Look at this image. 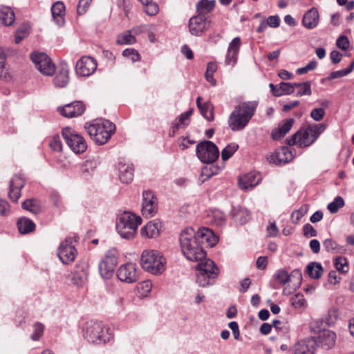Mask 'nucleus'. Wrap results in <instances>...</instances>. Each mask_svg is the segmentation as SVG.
Listing matches in <instances>:
<instances>
[{
  "instance_id": "1",
  "label": "nucleus",
  "mask_w": 354,
  "mask_h": 354,
  "mask_svg": "<svg viewBox=\"0 0 354 354\" xmlns=\"http://www.w3.org/2000/svg\"><path fill=\"white\" fill-rule=\"evenodd\" d=\"M199 236L192 227H186L180 234L182 252L187 259L193 261H202L206 253L200 245Z\"/></svg>"
},
{
  "instance_id": "2",
  "label": "nucleus",
  "mask_w": 354,
  "mask_h": 354,
  "mask_svg": "<svg viewBox=\"0 0 354 354\" xmlns=\"http://www.w3.org/2000/svg\"><path fill=\"white\" fill-rule=\"evenodd\" d=\"M257 106L256 101L243 102L236 105L228 120L230 129L234 131L243 129L254 115Z\"/></svg>"
},
{
  "instance_id": "3",
  "label": "nucleus",
  "mask_w": 354,
  "mask_h": 354,
  "mask_svg": "<svg viewBox=\"0 0 354 354\" xmlns=\"http://www.w3.org/2000/svg\"><path fill=\"white\" fill-rule=\"evenodd\" d=\"M86 128L90 137L98 145L105 144L115 130V124L109 120L91 124Z\"/></svg>"
},
{
  "instance_id": "4",
  "label": "nucleus",
  "mask_w": 354,
  "mask_h": 354,
  "mask_svg": "<svg viewBox=\"0 0 354 354\" xmlns=\"http://www.w3.org/2000/svg\"><path fill=\"white\" fill-rule=\"evenodd\" d=\"M141 221L142 219L140 216H136L129 212H124L118 218L116 228L122 238L130 239L135 236L138 226Z\"/></svg>"
},
{
  "instance_id": "5",
  "label": "nucleus",
  "mask_w": 354,
  "mask_h": 354,
  "mask_svg": "<svg viewBox=\"0 0 354 354\" xmlns=\"http://www.w3.org/2000/svg\"><path fill=\"white\" fill-rule=\"evenodd\" d=\"M140 261L142 268L153 274L161 273L165 270V259L157 251L145 250Z\"/></svg>"
},
{
  "instance_id": "6",
  "label": "nucleus",
  "mask_w": 354,
  "mask_h": 354,
  "mask_svg": "<svg viewBox=\"0 0 354 354\" xmlns=\"http://www.w3.org/2000/svg\"><path fill=\"white\" fill-rule=\"evenodd\" d=\"M198 158L204 163H212L219 156V151L216 145L211 141L204 140L196 146Z\"/></svg>"
},
{
  "instance_id": "7",
  "label": "nucleus",
  "mask_w": 354,
  "mask_h": 354,
  "mask_svg": "<svg viewBox=\"0 0 354 354\" xmlns=\"http://www.w3.org/2000/svg\"><path fill=\"white\" fill-rule=\"evenodd\" d=\"M85 338L94 344L105 343L109 339L108 330L102 323H94L86 327Z\"/></svg>"
},
{
  "instance_id": "8",
  "label": "nucleus",
  "mask_w": 354,
  "mask_h": 354,
  "mask_svg": "<svg viewBox=\"0 0 354 354\" xmlns=\"http://www.w3.org/2000/svg\"><path fill=\"white\" fill-rule=\"evenodd\" d=\"M30 59L41 73L52 76L55 72V65L45 53H32Z\"/></svg>"
},
{
  "instance_id": "9",
  "label": "nucleus",
  "mask_w": 354,
  "mask_h": 354,
  "mask_svg": "<svg viewBox=\"0 0 354 354\" xmlns=\"http://www.w3.org/2000/svg\"><path fill=\"white\" fill-rule=\"evenodd\" d=\"M62 136L68 147L76 153H83L86 149V144L84 138L74 133L69 127L64 128Z\"/></svg>"
},
{
  "instance_id": "10",
  "label": "nucleus",
  "mask_w": 354,
  "mask_h": 354,
  "mask_svg": "<svg viewBox=\"0 0 354 354\" xmlns=\"http://www.w3.org/2000/svg\"><path fill=\"white\" fill-rule=\"evenodd\" d=\"M212 21L205 15L198 14L189 20L188 27L191 35L201 36L211 27Z\"/></svg>"
},
{
  "instance_id": "11",
  "label": "nucleus",
  "mask_w": 354,
  "mask_h": 354,
  "mask_svg": "<svg viewBox=\"0 0 354 354\" xmlns=\"http://www.w3.org/2000/svg\"><path fill=\"white\" fill-rule=\"evenodd\" d=\"M117 251H109L99 264V271L104 279H110L115 270L117 264Z\"/></svg>"
},
{
  "instance_id": "12",
  "label": "nucleus",
  "mask_w": 354,
  "mask_h": 354,
  "mask_svg": "<svg viewBox=\"0 0 354 354\" xmlns=\"http://www.w3.org/2000/svg\"><path fill=\"white\" fill-rule=\"evenodd\" d=\"M72 238H66L60 244V246L58 249V257L60 260L65 264H68L73 261L77 254L75 246L72 245Z\"/></svg>"
},
{
  "instance_id": "13",
  "label": "nucleus",
  "mask_w": 354,
  "mask_h": 354,
  "mask_svg": "<svg viewBox=\"0 0 354 354\" xmlns=\"http://www.w3.org/2000/svg\"><path fill=\"white\" fill-rule=\"evenodd\" d=\"M97 68V62L90 56H83L77 62L75 71L80 76H89Z\"/></svg>"
},
{
  "instance_id": "14",
  "label": "nucleus",
  "mask_w": 354,
  "mask_h": 354,
  "mask_svg": "<svg viewBox=\"0 0 354 354\" xmlns=\"http://www.w3.org/2000/svg\"><path fill=\"white\" fill-rule=\"evenodd\" d=\"M117 276L123 282L131 283L136 281L138 275L136 264L128 263L121 266L118 270Z\"/></svg>"
},
{
  "instance_id": "15",
  "label": "nucleus",
  "mask_w": 354,
  "mask_h": 354,
  "mask_svg": "<svg viewBox=\"0 0 354 354\" xmlns=\"http://www.w3.org/2000/svg\"><path fill=\"white\" fill-rule=\"evenodd\" d=\"M89 266L88 263L82 262L77 264L71 273V280L73 285L77 287H82L88 279Z\"/></svg>"
},
{
  "instance_id": "16",
  "label": "nucleus",
  "mask_w": 354,
  "mask_h": 354,
  "mask_svg": "<svg viewBox=\"0 0 354 354\" xmlns=\"http://www.w3.org/2000/svg\"><path fill=\"white\" fill-rule=\"evenodd\" d=\"M157 202L153 193L150 191L143 192V202L142 212L146 217L153 216L157 212Z\"/></svg>"
},
{
  "instance_id": "17",
  "label": "nucleus",
  "mask_w": 354,
  "mask_h": 354,
  "mask_svg": "<svg viewBox=\"0 0 354 354\" xmlns=\"http://www.w3.org/2000/svg\"><path fill=\"white\" fill-rule=\"evenodd\" d=\"M58 109L63 116L73 118L80 115L84 112L85 108L81 102L75 101L59 107Z\"/></svg>"
},
{
  "instance_id": "18",
  "label": "nucleus",
  "mask_w": 354,
  "mask_h": 354,
  "mask_svg": "<svg viewBox=\"0 0 354 354\" xmlns=\"http://www.w3.org/2000/svg\"><path fill=\"white\" fill-rule=\"evenodd\" d=\"M316 344H318L325 349H330L333 348L336 341V334L335 332L330 330H323L320 331Z\"/></svg>"
},
{
  "instance_id": "19",
  "label": "nucleus",
  "mask_w": 354,
  "mask_h": 354,
  "mask_svg": "<svg viewBox=\"0 0 354 354\" xmlns=\"http://www.w3.org/2000/svg\"><path fill=\"white\" fill-rule=\"evenodd\" d=\"M292 154L287 147H283L274 154L267 157V160L270 163L275 165L281 163H286L292 160Z\"/></svg>"
},
{
  "instance_id": "20",
  "label": "nucleus",
  "mask_w": 354,
  "mask_h": 354,
  "mask_svg": "<svg viewBox=\"0 0 354 354\" xmlns=\"http://www.w3.org/2000/svg\"><path fill=\"white\" fill-rule=\"evenodd\" d=\"M201 262L196 266L197 272L209 274L212 277H217L219 274V270L214 262L210 259H206L205 257L200 261Z\"/></svg>"
},
{
  "instance_id": "21",
  "label": "nucleus",
  "mask_w": 354,
  "mask_h": 354,
  "mask_svg": "<svg viewBox=\"0 0 354 354\" xmlns=\"http://www.w3.org/2000/svg\"><path fill=\"white\" fill-rule=\"evenodd\" d=\"M25 183L19 176H15L10 183V192L8 196L13 202H17L21 196V189L24 187Z\"/></svg>"
},
{
  "instance_id": "22",
  "label": "nucleus",
  "mask_w": 354,
  "mask_h": 354,
  "mask_svg": "<svg viewBox=\"0 0 354 354\" xmlns=\"http://www.w3.org/2000/svg\"><path fill=\"white\" fill-rule=\"evenodd\" d=\"M241 46V39L239 37H235L230 44L227 50V54L225 58V64L227 65H234L237 61V55Z\"/></svg>"
},
{
  "instance_id": "23",
  "label": "nucleus",
  "mask_w": 354,
  "mask_h": 354,
  "mask_svg": "<svg viewBox=\"0 0 354 354\" xmlns=\"http://www.w3.org/2000/svg\"><path fill=\"white\" fill-rule=\"evenodd\" d=\"M316 341L313 339H304L295 346V354H314Z\"/></svg>"
},
{
  "instance_id": "24",
  "label": "nucleus",
  "mask_w": 354,
  "mask_h": 354,
  "mask_svg": "<svg viewBox=\"0 0 354 354\" xmlns=\"http://www.w3.org/2000/svg\"><path fill=\"white\" fill-rule=\"evenodd\" d=\"M161 228L162 223L160 221H150L142 229L141 234L148 238L156 237L159 235Z\"/></svg>"
},
{
  "instance_id": "25",
  "label": "nucleus",
  "mask_w": 354,
  "mask_h": 354,
  "mask_svg": "<svg viewBox=\"0 0 354 354\" xmlns=\"http://www.w3.org/2000/svg\"><path fill=\"white\" fill-rule=\"evenodd\" d=\"M319 13L315 8H312L304 15L302 23L304 26L309 29L313 28L318 24Z\"/></svg>"
},
{
  "instance_id": "26",
  "label": "nucleus",
  "mask_w": 354,
  "mask_h": 354,
  "mask_svg": "<svg viewBox=\"0 0 354 354\" xmlns=\"http://www.w3.org/2000/svg\"><path fill=\"white\" fill-rule=\"evenodd\" d=\"M295 120L292 118L288 119L280 124L277 129L272 130L271 137L273 140H279L283 138L292 128Z\"/></svg>"
},
{
  "instance_id": "27",
  "label": "nucleus",
  "mask_w": 354,
  "mask_h": 354,
  "mask_svg": "<svg viewBox=\"0 0 354 354\" xmlns=\"http://www.w3.org/2000/svg\"><path fill=\"white\" fill-rule=\"evenodd\" d=\"M51 12L54 21L61 26L64 22L65 6L63 3L57 1L51 7Z\"/></svg>"
},
{
  "instance_id": "28",
  "label": "nucleus",
  "mask_w": 354,
  "mask_h": 354,
  "mask_svg": "<svg viewBox=\"0 0 354 354\" xmlns=\"http://www.w3.org/2000/svg\"><path fill=\"white\" fill-rule=\"evenodd\" d=\"M119 177L123 183H129L133 179V168L132 165L125 163L119 164Z\"/></svg>"
},
{
  "instance_id": "29",
  "label": "nucleus",
  "mask_w": 354,
  "mask_h": 354,
  "mask_svg": "<svg viewBox=\"0 0 354 354\" xmlns=\"http://www.w3.org/2000/svg\"><path fill=\"white\" fill-rule=\"evenodd\" d=\"M339 315L337 310L336 308H330L328 310L327 315L323 318L319 320H317L315 322L317 324V328L319 330H321V326L324 322L326 326H331L334 324L337 319H338Z\"/></svg>"
},
{
  "instance_id": "30",
  "label": "nucleus",
  "mask_w": 354,
  "mask_h": 354,
  "mask_svg": "<svg viewBox=\"0 0 354 354\" xmlns=\"http://www.w3.org/2000/svg\"><path fill=\"white\" fill-rule=\"evenodd\" d=\"M197 235L201 239V242L205 240L210 247L214 246L218 241V237L214 234L213 232L207 228L200 229Z\"/></svg>"
},
{
  "instance_id": "31",
  "label": "nucleus",
  "mask_w": 354,
  "mask_h": 354,
  "mask_svg": "<svg viewBox=\"0 0 354 354\" xmlns=\"http://www.w3.org/2000/svg\"><path fill=\"white\" fill-rule=\"evenodd\" d=\"M15 21L14 12L8 7L0 10V22L4 26H11Z\"/></svg>"
},
{
  "instance_id": "32",
  "label": "nucleus",
  "mask_w": 354,
  "mask_h": 354,
  "mask_svg": "<svg viewBox=\"0 0 354 354\" xmlns=\"http://www.w3.org/2000/svg\"><path fill=\"white\" fill-rule=\"evenodd\" d=\"M307 273L313 279H319L324 272L323 268L319 263L311 262L306 268Z\"/></svg>"
},
{
  "instance_id": "33",
  "label": "nucleus",
  "mask_w": 354,
  "mask_h": 354,
  "mask_svg": "<svg viewBox=\"0 0 354 354\" xmlns=\"http://www.w3.org/2000/svg\"><path fill=\"white\" fill-rule=\"evenodd\" d=\"M21 207L24 209L29 211L32 214H38L41 210L40 202L35 199H27L22 203Z\"/></svg>"
},
{
  "instance_id": "34",
  "label": "nucleus",
  "mask_w": 354,
  "mask_h": 354,
  "mask_svg": "<svg viewBox=\"0 0 354 354\" xmlns=\"http://www.w3.org/2000/svg\"><path fill=\"white\" fill-rule=\"evenodd\" d=\"M17 227L21 234H28L35 229V223L26 218H20L17 222Z\"/></svg>"
},
{
  "instance_id": "35",
  "label": "nucleus",
  "mask_w": 354,
  "mask_h": 354,
  "mask_svg": "<svg viewBox=\"0 0 354 354\" xmlns=\"http://www.w3.org/2000/svg\"><path fill=\"white\" fill-rule=\"evenodd\" d=\"M314 134L312 132L308 131V126L304 131H301L299 135L298 145L299 147H306L312 145L315 140H313Z\"/></svg>"
},
{
  "instance_id": "36",
  "label": "nucleus",
  "mask_w": 354,
  "mask_h": 354,
  "mask_svg": "<svg viewBox=\"0 0 354 354\" xmlns=\"http://www.w3.org/2000/svg\"><path fill=\"white\" fill-rule=\"evenodd\" d=\"M215 6L214 0H201L196 5L197 12L199 15H205L210 12Z\"/></svg>"
},
{
  "instance_id": "37",
  "label": "nucleus",
  "mask_w": 354,
  "mask_h": 354,
  "mask_svg": "<svg viewBox=\"0 0 354 354\" xmlns=\"http://www.w3.org/2000/svg\"><path fill=\"white\" fill-rule=\"evenodd\" d=\"M68 82V71L66 68H62L54 78V83L57 86L64 87Z\"/></svg>"
},
{
  "instance_id": "38",
  "label": "nucleus",
  "mask_w": 354,
  "mask_h": 354,
  "mask_svg": "<svg viewBox=\"0 0 354 354\" xmlns=\"http://www.w3.org/2000/svg\"><path fill=\"white\" fill-rule=\"evenodd\" d=\"M324 247L327 252L333 253H342L345 250L344 248L338 245L333 239H327L323 243Z\"/></svg>"
},
{
  "instance_id": "39",
  "label": "nucleus",
  "mask_w": 354,
  "mask_h": 354,
  "mask_svg": "<svg viewBox=\"0 0 354 354\" xmlns=\"http://www.w3.org/2000/svg\"><path fill=\"white\" fill-rule=\"evenodd\" d=\"M116 42L119 45L132 44L136 42V38L131 31H126L118 36Z\"/></svg>"
},
{
  "instance_id": "40",
  "label": "nucleus",
  "mask_w": 354,
  "mask_h": 354,
  "mask_svg": "<svg viewBox=\"0 0 354 354\" xmlns=\"http://www.w3.org/2000/svg\"><path fill=\"white\" fill-rule=\"evenodd\" d=\"M215 279L216 277H212L209 274H205L200 272H197L196 274V282L202 287L213 284Z\"/></svg>"
},
{
  "instance_id": "41",
  "label": "nucleus",
  "mask_w": 354,
  "mask_h": 354,
  "mask_svg": "<svg viewBox=\"0 0 354 354\" xmlns=\"http://www.w3.org/2000/svg\"><path fill=\"white\" fill-rule=\"evenodd\" d=\"M335 268L342 273H347L349 269L348 261L345 257H338L335 259Z\"/></svg>"
},
{
  "instance_id": "42",
  "label": "nucleus",
  "mask_w": 354,
  "mask_h": 354,
  "mask_svg": "<svg viewBox=\"0 0 354 354\" xmlns=\"http://www.w3.org/2000/svg\"><path fill=\"white\" fill-rule=\"evenodd\" d=\"M239 145L235 143L229 144L221 151V158L223 161L227 160L236 151Z\"/></svg>"
},
{
  "instance_id": "43",
  "label": "nucleus",
  "mask_w": 354,
  "mask_h": 354,
  "mask_svg": "<svg viewBox=\"0 0 354 354\" xmlns=\"http://www.w3.org/2000/svg\"><path fill=\"white\" fill-rule=\"evenodd\" d=\"M152 283L151 281L146 280L137 285V291L139 296L141 297H146L147 294L151 291Z\"/></svg>"
},
{
  "instance_id": "44",
  "label": "nucleus",
  "mask_w": 354,
  "mask_h": 354,
  "mask_svg": "<svg viewBox=\"0 0 354 354\" xmlns=\"http://www.w3.org/2000/svg\"><path fill=\"white\" fill-rule=\"evenodd\" d=\"M199 110L203 117L205 118L207 120L212 121L214 120L213 106L210 103H204L203 106Z\"/></svg>"
},
{
  "instance_id": "45",
  "label": "nucleus",
  "mask_w": 354,
  "mask_h": 354,
  "mask_svg": "<svg viewBox=\"0 0 354 354\" xmlns=\"http://www.w3.org/2000/svg\"><path fill=\"white\" fill-rule=\"evenodd\" d=\"M326 124H314L308 125V131L312 132L314 134L313 140H316L319 135L326 129Z\"/></svg>"
},
{
  "instance_id": "46",
  "label": "nucleus",
  "mask_w": 354,
  "mask_h": 354,
  "mask_svg": "<svg viewBox=\"0 0 354 354\" xmlns=\"http://www.w3.org/2000/svg\"><path fill=\"white\" fill-rule=\"evenodd\" d=\"M326 124H314L308 125V131L312 132L314 134L313 140H316L319 135L326 129Z\"/></svg>"
},
{
  "instance_id": "47",
  "label": "nucleus",
  "mask_w": 354,
  "mask_h": 354,
  "mask_svg": "<svg viewBox=\"0 0 354 354\" xmlns=\"http://www.w3.org/2000/svg\"><path fill=\"white\" fill-rule=\"evenodd\" d=\"M344 205V199L341 196H337L335 200L328 205V209L332 214L337 212L340 207Z\"/></svg>"
},
{
  "instance_id": "48",
  "label": "nucleus",
  "mask_w": 354,
  "mask_h": 354,
  "mask_svg": "<svg viewBox=\"0 0 354 354\" xmlns=\"http://www.w3.org/2000/svg\"><path fill=\"white\" fill-rule=\"evenodd\" d=\"M193 110L189 109V111L183 113L181 114L179 117L178 122L174 124L173 126V131L174 133L176 131V130H178L181 126H185L187 124L185 122L186 120H189V118L192 114Z\"/></svg>"
},
{
  "instance_id": "49",
  "label": "nucleus",
  "mask_w": 354,
  "mask_h": 354,
  "mask_svg": "<svg viewBox=\"0 0 354 354\" xmlns=\"http://www.w3.org/2000/svg\"><path fill=\"white\" fill-rule=\"evenodd\" d=\"M275 278L283 285L291 281V276H290L288 272L284 270H278L275 275Z\"/></svg>"
},
{
  "instance_id": "50",
  "label": "nucleus",
  "mask_w": 354,
  "mask_h": 354,
  "mask_svg": "<svg viewBox=\"0 0 354 354\" xmlns=\"http://www.w3.org/2000/svg\"><path fill=\"white\" fill-rule=\"evenodd\" d=\"M311 82L310 81H306L303 82V86L299 88V91L296 93L297 97H300L302 95H311Z\"/></svg>"
},
{
  "instance_id": "51",
  "label": "nucleus",
  "mask_w": 354,
  "mask_h": 354,
  "mask_svg": "<svg viewBox=\"0 0 354 354\" xmlns=\"http://www.w3.org/2000/svg\"><path fill=\"white\" fill-rule=\"evenodd\" d=\"M143 6H145V12L149 16H154L158 12V6L152 1Z\"/></svg>"
},
{
  "instance_id": "52",
  "label": "nucleus",
  "mask_w": 354,
  "mask_h": 354,
  "mask_svg": "<svg viewBox=\"0 0 354 354\" xmlns=\"http://www.w3.org/2000/svg\"><path fill=\"white\" fill-rule=\"evenodd\" d=\"M252 176H253V175L249 174L239 179V185L242 189L252 188L255 186L256 183H253V182L250 181Z\"/></svg>"
},
{
  "instance_id": "53",
  "label": "nucleus",
  "mask_w": 354,
  "mask_h": 354,
  "mask_svg": "<svg viewBox=\"0 0 354 354\" xmlns=\"http://www.w3.org/2000/svg\"><path fill=\"white\" fill-rule=\"evenodd\" d=\"M325 115V111L323 108H316L310 113L311 118L315 121H321Z\"/></svg>"
},
{
  "instance_id": "54",
  "label": "nucleus",
  "mask_w": 354,
  "mask_h": 354,
  "mask_svg": "<svg viewBox=\"0 0 354 354\" xmlns=\"http://www.w3.org/2000/svg\"><path fill=\"white\" fill-rule=\"evenodd\" d=\"M122 55L124 57H131L132 62H136L140 59V55L137 50L133 48H127L123 50Z\"/></svg>"
},
{
  "instance_id": "55",
  "label": "nucleus",
  "mask_w": 354,
  "mask_h": 354,
  "mask_svg": "<svg viewBox=\"0 0 354 354\" xmlns=\"http://www.w3.org/2000/svg\"><path fill=\"white\" fill-rule=\"evenodd\" d=\"M10 212V206L8 202L0 198V216H7Z\"/></svg>"
},
{
  "instance_id": "56",
  "label": "nucleus",
  "mask_w": 354,
  "mask_h": 354,
  "mask_svg": "<svg viewBox=\"0 0 354 354\" xmlns=\"http://www.w3.org/2000/svg\"><path fill=\"white\" fill-rule=\"evenodd\" d=\"M91 1L92 0H80L77 8L78 15L84 14L86 12Z\"/></svg>"
},
{
  "instance_id": "57",
  "label": "nucleus",
  "mask_w": 354,
  "mask_h": 354,
  "mask_svg": "<svg viewBox=\"0 0 354 354\" xmlns=\"http://www.w3.org/2000/svg\"><path fill=\"white\" fill-rule=\"evenodd\" d=\"M304 303L305 299L303 295H296L291 298V304L296 308H301L304 306Z\"/></svg>"
},
{
  "instance_id": "58",
  "label": "nucleus",
  "mask_w": 354,
  "mask_h": 354,
  "mask_svg": "<svg viewBox=\"0 0 354 354\" xmlns=\"http://www.w3.org/2000/svg\"><path fill=\"white\" fill-rule=\"evenodd\" d=\"M279 89H281V95H290L293 93L292 83L281 82L279 84Z\"/></svg>"
},
{
  "instance_id": "59",
  "label": "nucleus",
  "mask_w": 354,
  "mask_h": 354,
  "mask_svg": "<svg viewBox=\"0 0 354 354\" xmlns=\"http://www.w3.org/2000/svg\"><path fill=\"white\" fill-rule=\"evenodd\" d=\"M50 147L54 151H60L62 149L61 140L59 136H55L53 138L50 142Z\"/></svg>"
},
{
  "instance_id": "60",
  "label": "nucleus",
  "mask_w": 354,
  "mask_h": 354,
  "mask_svg": "<svg viewBox=\"0 0 354 354\" xmlns=\"http://www.w3.org/2000/svg\"><path fill=\"white\" fill-rule=\"evenodd\" d=\"M337 46L342 50H346L349 47V41L347 37L342 35L337 39Z\"/></svg>"
},
{
  "instance_id": "61",
  "label": "nucleus",
  "mask_w": 354,
  "mask_h": 354,
  "mask_svg": "<svg viewBox=\"0 0 354 354\" xmlns=\"http://www.w3.org/2000/svg\"><path fill=\"white\" fill-rule=\"evenodd\" d=\"M34 328L35 332L32 335V339L33 340H38L43 334L44 326L42 324L37 323L34 325Z\"/></svg>"
},
{
  "instance_id": "62",
  "label": "nucleus",
  "mask_w": 354,
  "mask_h": 354,
  "mask_svg": "<svg viewBox=\"0 0 354 354\" xmlns=\"http://www.w3.org/2000/svg\"><path fill=\"white\" fill-rule=\"evenodd\" d=\"M95 168V164L93 161L86 160L84 162L82 166V172L83 174H88L91 171H93Z\"/></svg>"
},
{
  "instance_id": "63",
  "label": "nucleus",
  "mask_w": 354,
  "mask_h": 354,
  "mask_svg": "<svg viewBox=\"0 0 354 354\" xmlns=\"http://www.w3.org/2000/svg\"><path fill=\"white\" fill-rule=\"evenodd\" d=\"M348 74H349V70L343 69L340 71H333L330 73V76L328 77V80L339 78L346 76Z\"/></svg>"
},
{
  "instance_id": "64",
  "label": "nucleus",
  "mask_w": 354,
  "mask_h": 354,
  "mask_svg": "<svg viewBox=\"0 0 354 354\" xmlns=\"http://www.w3.org/2000/svg\"><path fill=\"white\" fill-rule=\"evenodd\" d=\"M304 234L305 236H315L317 231L310 224H306L304 226Z\"/></svg>"
}]
</instances>
